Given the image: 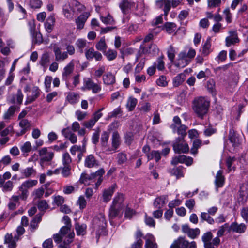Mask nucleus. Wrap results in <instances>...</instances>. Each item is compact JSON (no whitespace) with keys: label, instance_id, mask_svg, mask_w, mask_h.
<instances>
[{"label":"nucleus","instance_id":"f257e3e1","mask_svg":"<svg viewBox=\"0 0 248 248\" xmlns=\"http://www.w3.org/2000/svg\"><path fill=\"white\" fill-rule=\"evenodd\" d=\"M173 132L177 133L181 136L176 138L173 143V149L176 153H186L189 151L188 144L184 140L186 135L187 127L182 124L181 120L178 116H175L173 119V123L170 125Z\"/></svg>","mask_w":248,"mask_h":248},{"label":"nucleus","instance_id":"f03ea898","mask_svg":"<svg viewBox=\"0 0 248 248\" xmlns=\"http://www.w3.org/2000/svg\"><path fill=\"white\" fill-rule=\"evenodd\" d=\"M210 103L204 97H199L193 101V109L198 116L203 118L208 111Z\"/></svg>","mask_w":248,"mask_h":248},{"label":"nucleus","instance_id":"7ed1b4c3","mask_svg":"<svg viewBox=\"0 0 248 248\" xmlns=\"http://www.w3.org/2000/svg\"><path fill=\"white\" fill-rule=\"evenodd\" d=\"M196 55V51L193 48L190 47L188 51H181L178 55V59L174 64L177 67L183 68L188 65Z\"/></svg>","mask_w":248,"mask_h":248},{"label":"nucleus","instance_id":"20e7f679","mask_svg":"<svg viewBox=\"0 0 248 248\" xmlns=\"http://www.w3.org/2000/svg\"><path fill=\"white\" fill-rule=\"evenodd\" d=\"M93 227L96 230V237L98 238L104 230L106 226V220L103 215L100 214L93 219Z\"/></svg>","mask_w":248,"mask_h":248},{"label":"nucleus","instance_id":"39448f33","mask_svg":"<svg viewBox=\"0 0 248 248\" xmlns=\"http://www.w3.org/2000/svg\"><path fill=\"white\" fill-rule=\"evenodd\" d=\"M81 89L84 91L92 90L93 93H96L101 91V87L94 83L91 78H88L84 79V85Z\"/></svg>","mask_w":248,"mask_h":248},{"label":"nucleus","instance_id":"423d86ee","mask_svg":"<svg viewBox=\"0 0 248 248\" xmlns=\"http://www.w3.org/2000/svg\"><path fill=\"white\" fill-rule=\"evenodd\" d=\"M39 155L40 156V165L43 166L45 162H50L54 157V153L48 152L46 147L43 148L39 151Z\"/></svg>","mask_w":248,"mask_h":248},{"label":"nucleus","instance_id":"0eeeda50","mask_svg":"<svg viewBox=\"0 0 248 248\" xmlns=\"http://www.w3.org/2000/svg\"><path fill=\"white\" fill-rule=\"evenodd\" d=\"M184 233L187 234V236L191 239L196 238L200 233L199 228L191 229L187 225H184L182 227Z\"/></svg>","mask_w":248,"mask_h":248},{"label":"nucleus","instance_id":"6e6552de","mask_svg":"<svg viewBox=\"0 0 248 248\" xmlns=\"http://www.w3.org/2000/svg\"><path fill=\"white\" fill-rule=\"evenodd\" d=\"M85 54L86 59L89 60L94 58L98 61H101L103 58L102 54L98 51H95L93 47L86 50Z\"/></svg>","mask_w":248,"mask_h":248},{"label":"nucleus","instance_id":"1a4fd4ad","mask_svg":"<svg viewBox=\"0 0 248 248\" xmlns=\"http://www.w3.org/2000/svg\"><path fill=\"white\" fill-rule=\"evenodd\" d=\"M135 6V2L131 0H123L119 4V7L124 14L128 13Z\"/></svg>","mask_w":248,"mask_h":248},{"label":"nucleus","instance_id":"9d476101","mask_svg":"<svg viewBox=\"0 0 248 248\" xmlns=\"http://www.w3.org/2000/svg\"><path fill=\"white\" fill-rule=\"evenodd\" d=\"M189 242L184 238L180 237L174 241L170 248H188Z\"/></svg>","mask_w":248,"mask_h":248},{"label":"nucleus","instance_id":"9b49d317","mask_svg":"<svg viewBox=\"0 0 248 248\" xmlns=\"http://www.w3.org/2000/svg\"><path fill=\"white\" fill-rule=\"evenodd\" d=\"M84 165L86 167L91 168L98 166V161L93 155H87L85 159Z\"/></svg>","mask_w":248,"mask_h":248},{"label":"nucleus","instance_id":"f8f14e48","mask_svg":"<svg viewBox=\"0 0 248 248\" xmlns=\"http://www.w3.org/2000/svg\"><path fill=\"white\" fill-rule=\"evenodd\" d=\"M62 135L66 138L68 139L70 141L74 144L77 141V137L75 134L73 133L69 127L63 128L62 130Z\"/></svg>","mask_w":248,"mask_h":248},{"label":"nucleus","instance_id":"ddd939ff","mask_svg":"<svg viewBox=\"0 0 248 248\" xmlns=\"http://www.w3.org/2000/svg\"><path fill=\"white\" fill-rule=\"evenodd\" d=\"M229 33L230 35L227 37L225 39L226 45L227 46H229L232 44L238 42L239 41L236 31H230Z\"/></svg>","mask_w":248,"mask_h":248},{"label":"nucleus","instance_id":"4468645a","mask_svg":"<svg viewBox=\"0 0 248 248\" xmlns=\"http://www.w3.org/2000/svg\"><path fill=\"white\" fill-rule=\"evenodd\" d=\"M229 139L232 146L234 148L238 147L242 142V140L234 132L233 130H230Z\"/></svg>","mask_w":248,"mask_h":248},{"label":"nucleus","instance_id":"2eb2a0df","mask_svg":"<svg viewBox=\"0 0 248 248\" xmlns=\"http://www.w3.org/2000/svg\"><path fill=\"white\" fill-rule=\"evenodd\" d=\"M90 16V13L88 12H84L80 15L76 19V23L77 28L82 29L83 28L84 24Z\"/></svg>","mask_w":248,"mask_h":248},{"label":"nucleus","instance_id":"dca6fc26","mask_svg":"<svg viewBox=\"0 0 248 248\" xmlns=\"http://www.w3.org/2000/svg\"><path fill=\"white\" fill-rule=\"evenodd\" d=\"M53 51L56 61L62 62L68 58L67 52H62L58 47H55L53 49Z\"/></svg>","mask_w":248,"mask_h":248},{"label":"nucleus","instance_id":"f3484780","mask_svg":"<svg viewBox=\"0 0 248 248\" xmlns=\"http://www.w3.org/2000/svg\"><path fill=\"white\" fill-rule=\"evenodd\" d=\"M116 187V185L114 184L107 189L104 190L103 193V201L107 202L109 201L114 192Z\"/></svg>","mask_w":248,"mask_h":248},{"label":"nucleus","instance_id":"a211bd4d","mask_svg":"<svg viewBox=\"0 0 248 248\" xmlns=\"http://www.w3.org/2000/svg\"><path fill=\"white\" fill-rule=\"evenodd\" d=\"M103 83L106 85H111L115 83V77L111 72H107L102 77Z\"/></svg>","mask_w":248,"mask_h":248},{"label":"nucleus","instance_id":"6ab92c4d","mask_svg":"<svg viewBox=\"0 0 248 248\" xmlns=\"http://www.w3.org/2000/svg\"><path fill=\"white\" fill-rule=\"evenodd\" d=\"M40 95V90L37 86L33 87L32 89L31 95L28 96L26 100V104L32 103L36 100Z\"/></svg>","mask_w":248,"mask_h":248},{"label":"nucleus","instance_id":"aec40b11","mask_svg":"<svg viewBox=\"0 0 248 248\" xmlns=\"http://www.w3.org/2000/svg\"><path fill=\"white\" fill-rule=\"evenodd\" d=\"M213 238V234L211 232H208L204 233L202 236V241L204 243V248H213L211 244V240Z\"/></svg>","mask_w":248,"mask_h":248},{"label":"nucleus","instance_id":"412c9836","mask_svg":"<svg viewBox=\"0 0 248 248\" xmlns=\"http://www.w3.org/2000/svg\"><path fill=\"white\" fill-rule=\"evenodd\" d=\"M230 229L233 232L241 233L245 231L246 226L243 223L239 224L236 222H233L231 225Z\"/></svg>","mask_w":248,"mask_h":248},{"label":"nucleus","instance_id":"4be33fe9","mask_svg":"<svg viewBox=\"0 0 248 248\" xmlns=\"http://www.w3.org/2000/svg\"><path fill=\"white\" fill-rule=\"evenodd\" d=\"M224 180L225 178L222 174V171L221 170H219L216 174L215 180V184L217 189L218 187H221L223 186L224 183Z\"/></svg>","mask_w":248,"mask_h":248},{"label":"nucleus","instance_id":"5701e85b","mask_svg":"<svg viewBox=\"0 0 248 248\" xmlns=\"http://www.w3.org/2000/svg\"><path fill=\"white\" fill-rule=\"evenodd\" d=\"M112 149H109V151H115L119 146L120 144V137L119 134L117 132L113 133L112 138Z\"/></svg>","mask_w":248,"mask_h":248},{"label":"nucleus","instance_id":"b1692460","mask_svg":"<svg viewBox=\"0 0 248 248\" xmlns=\"http://www.w3.org/2000/svg\"><path fill=\"white\" fill-rule=\"evenodd\" d=\"M29 25L30 26V31L31 35L33 36L35 39V41L36 43H41L43 41L42 34L39 32H35V25L33 24H32L31 22L29 23Z\"/></svg>","mask_w":248,"mask_h":248},{"label":"nucleus","instance_id":"393cba45","mask_svg":"<svg viewBox=\"0 0 248 248\" xmlns=\"http://www.w3.org/2000/svg\"><path fill=\"white\" fill-rule=\"evenodd\" d=\"M145 248H157V245L155 243V238L152 234H148L146 236Z\"/></svg>","mask_w":248,"mask_h":248},{"label":"nucleus","instance_id":"a878e982","mask_svg":"<svg viewBox=\"0 0 248 248\" xmlns=\"http://www.w3.org/2000/svg\"><path fill=\"white\" fill-rule=\"evenodd\" d=\"M167 197L162 196L157 197L154 202V206L155 208L161 209L166 203Z\"/></svg>","mask_w":248,"mask_h":248},{"label":"nucleus","instance_id":"bb28decb","mask_svg":"<svg viewBox=\"0 0 248 248\" xmlns=\"http://www.w3.org/2000/svg\"><path fill=\"white\" fill-rule=\"evenodd\" d=\"M21 173L25 177L29 178L35 176L36 174V170L32 167H29L22 170Z\"/></svg>","mask_w":248,"mask_h":248},{"label":"nucleus","instance_id":"cd10ccee","mask_svg":"<svg viewBox=\"0 0 248 248\" xmlns=\"http://www.w3.org/2000/svg\"><path fill=\"white\" fill-rule=\"evenodd\" d=\"M177 26L173 22H166L162 26V29L165 30L168 34H171L176 29Z\"/></svg>","mask_w":248,"mask_h":248},{"label":"nucleus","instance_id":"c85d7f7f","mask_svg":"<svg viewBox=\"0 0 248 248\" xmlns=\"http://www.w3.org/2000/svg\"><path fill=\"white\" fill-rule=\"evenodd\" d=\"M4 243L8 244L9 248H16V241L15 238H13L11 234H6L5 236Z\"/></svg>","mask_w":248,"mask_h":248},{"label":"nucleus","instance_id":"c756f323","mask_svg":"<svg viewBox=\"0 0 248 248\" xmlns=\"http://www.w3.org/2000/svg\"><path fill=\"white\" fill-rule=\"evenodd\" d=\"M94 179V174H93V173L88 175L86 173H82L80 176L79 182L85 185H89L90 184L89 181Z\"/></svg>","mask_w":248,"mask_h":248},{"label":"nucleus","instance_id":"7c9ffc66","mask_svg":"<svg viewBox=\"0 0 248 248\" xmlns=\"http://www.w3.org/2000/svg\"><path fill=\"white\" fill-rule=\"evenodd\" d=\"M124 201V196L122 194H119L113 199L111 206L121 208L123 206V202Z\"/></svg>","mask_w":248,"mask_h":248},{"label":"nucleus","instance_id":"2f4dec72","mask_svg":"<svg viewBox=\"0 0 248 248\" xmlns=\"http://www.w3.org/2000/svg\"><path fill=\"white\" fill-rule=\"evenodd\" d=\"M209 214L206 212H202L200 215V219L202 222L206 221L210 224H213L215 222L214 219L211 217Z\"/></svg>","mask_w":248,"mask_h":248},{"label":"nucleus","instance_id":"473e14b6","mask_svg":"<svg viewBox=\"0 0 248 248\" xmlns=\"http://www.w3.org/2000/svg\"><path fill=\"white\" fill-rule=\"evenodd\" d=\"M74 10H72L69 4H65L63 7V13L67 18L72 19L73 17Z\"/></svg>","mask_w":248,"mask_h":248},{"label":"nucleus","instance_id":"72a5a7b5","mask_svg":"<svg viewBox=\"0 0 248 248\" xmlns=\"http://www.w3.org/2000/svg\"><path fill=\"white\" fill-rule=\"evenodd\" d=\"M87 226L85 224H80L77 223L75 224V229L78 235H84L86 232Z\"/></svg>","mask_w":248,"mask_h":248},{"label":"nucleus","instance_id":"f704fd0d","mask_svg":"<svg viewBox=\"0 0 248 248\" xmlns=\"http://www.w3.org/2000/svg\"><path fill=\"white\" fill-rule=\"evenodd\" d=\"M95 47L98 50L103 52H106L107 48V45L106 43L104 37L101 38L99 41L96 44Z\"/></svg>","mask_w":248,"mask_h":248},{"label":"nucleus","instance_id":"c9c22d12","mask_svg":"<svg viewBox=\"0 0 248 248\" xmlns=\"http://www.w3.org/2000/svg\"><path fill=\"white\" fill-rule=\"evenodd\" d=\"M170 172L171 175L175 176L177 179L184 177L183 167L182 166L173 168L170 171Z\"/></svg>","mask_w":248,"mask_h":248},{"label":"nucleus","instance_id":"e433bc0d","mask_svg":"<svg viewBox=\"0 0 248 248\" xmlns=\"http://www.w3.org/2000/svg\"><path fill=\"white\" fill-rule=\"evenodd\" d=\"M37 181L36 180H28L23 182L20 186L21 189H28L36 185Z\"/></svg>","mask_w":248,"mask_h":248},{"label":"nucleus","instance_id":"4c0bfd02","mask_svg":"<svg viewBox=\"0 0 248 248\" xmlns=\"http://www.w3.org/2000/svg\"><path fill=\"white\" fill-rule=\"evenodd\" d=\"M42 216L36 215L30 223V228L31 231L33 232L38 226V223L41 221Z\"/></svg>","mask_w":248,"mask_h":248},{"label":"nucleus","instance_id":"58836bf2","mask_svg":"<svg viewBox=\"0 0 248 248\" xmlns=\"http://www.w3.org/2000/svg\"><path fill=\"white\" fill-rule=\"evenodd\" d=\"M67 101L71 104L77 103L79 99V95L75 93H70L66 97Z\"/></svg>","mask_w":248,"mask_h":248},{"label":"nucleus","instance_id":"ea45409f","mask_svg":"<svg viewBox=\"0 0 248 248\" xmlns=\"http://www.w3.org/2000/svg\"><path fill=\"white\" fill-rule=\"evenodd\" d=\"M74 69V64L71 62L67 65L64 68V71L62 73V78L65 79L71 73H72Z\"/></svg>","mask_w":248,"mask_h":248},{"label":"nucleus","instance_id":"a19ab883","mask_svg":"<svg viewBox=\"0 0 248 248\" xmlns=\"http://www.w3.org/2000/svg\"><path fill=\"white\" fill-rule=\"evenodd\" d=\"M137 102L138 100L137 99L133 97H130L127 100L126 105L128 110L130 111H132L135 108Z\"/></svg>","mask_w":248,"mask_h":248},{"label":"nucleus","instance_id":"79ce46f5","mask_svg":"<svg viewBox=\"0 0 248 248\" xmlns=\"http://www.w3.org/2000/svg\"><path fill=\"white\" fill-rule=\"evenodd\" d=\"M100 18L101 21L105 24L113 25L115 23L113 17L109 13L106 16L100 15Z\"/></svg>","mask_w":248,"mask_h":248},{"label":"nucleus","instance_id":"37998d69","mask_svg":"<svg viewBox=\"0 0 248 248\" xmlns=\"http://www.w3.org/2000/svg\"><path fill=\"white\" fill-rule=\"evenodd\" d=\"M185 78V75L184 74H178L173 79V85L178 87L184 82Z\"/></svg>","mask_w":248,"mask_h":248},{"label":"nucleus","instance_id":"c03bdc74","mask_svg":"<svg viewBox=\"0 0 248 248\" xmlns=\"http://www.w3.org/2000/svg\"><path fill=\"white\" fill-rule=\"evenodd\" d=\"M120 208L111 206L109 212V217L111 220L117 217L120 212Z\"/></svg>","mask_w":248,"mask_h":248},{"label":"nucleus","instance_id":"a18cd8bd","mask_svg":"<svg viewBox=\"0 0 248 248\" xmlns=\"http://www.w3.org/2000/svg\"><path fill=\"white\" fill-rule=\"evenodd\" d=\"M211 44L210 38L207 39L202 47V53L205 55H208L211 52Z\"/></svg>","mask_w":248,"mask_h":248},{"label":"nucleus","instance_id":"49530a36","mask_svg":"<svg viewBox=\"0 0 248 248\" xmlns=\"http://www.w3.org/2000/svg\"><path fill=\"white\" fill-rule=\"evenodd\" d=\"M105 52L104 55L108 61H112L117 57V52L115 50L109 49Z\"/></svg>","mask_w":248,"mask_h":248},{"label":"nucleus","instance_id":"de8ad7c7","mask_svg":"<svg viewBox=\"0 0 248 248\" xmlns=\"http://www.w3.org/2000/svg\"><path fill=\"white\" fill-rule=\"evenodd\" d=\"M109 134L107 131H104L101 135V144L104 147H107L108 145V142L109 139Z\"/></svg>","mask_w":248,"mask_h":248},{"label":"nucleus","instance_id":"09e8293b","mask_svg":"<svg viewBox=\"0 0 248 248\" xmlns=\"http://www.w3.org/2000/svg\"><path fill=\"white\" fill-rule=\"evenodd\" d=\"M186 159V156L183 155H179L174 157L171 162V164L176 165L178 163H184L185 159Z\"/></svg>","mask_w":248,"mask_h":248},{"label":"nucleus","instance_id":"8fccbe9b","mask_svg":"<svg viewBox=\"0 0 248 248\" xmlns=\"http://www.w3.org/2000/svg\"><path fill=\"white\" fill-rule=\"evenodd\" d=\"M79 52L81 53H83V49L86 47L87 41L82 39H79L77 40L76 43Z\"/></svg>","mask_w":248,"mask_h":248},{"label":"nucleus","instance_id":"3c124183","mask_svg":"<svg viewBox=\"0 0 248 248\" xmlns=\"http://www.w3.org/2000/svg\"><path fill=\"white\" fill-rule=\"evenodd\" d=\"M62 168H61V173L63 177H68L71 175V166L63 165Z\"/></svg>","mask_w":248,"mask_h":248},{"label":"nucleus","instance_id":"603ef678","mask_svg":"<svg viewBox=\"0 0 248 248\" xmlns=\"http://www.w3.org/2000/svg\"><path fill=\"white\" fill-rule=\"evenodd\" d=\"M202 144V141L196 139L193 141V146L191 149V153L192 154L195 155L197 153L198 148L200 147Z\"/></svg>","mask_w":248,"mask_h":248},{"label":"nucleus","instance_id":"864d4df0","mask_svg":"<svg viewBox=\"0 0 248 248\" xmlns=\"http://www.w3.org/2000/svg\"><path fill=\"white\" fill-rule=\"evenodd\" d=\"M236 161V159L234 157H229L226 160V165L229 171H231L232 169H234V167L233 166L234 162Z\"/></svg>","mask_w":248,"mask_h":248},{"label":"nucleus","instance_id":"5fc2aeb1","mask_svg":"<svg viewBox=\"0 0 248 248\" xmlns=\"http://www.w3.org/2000/svg\"><path fill=\"white\" fill-rule=\"evenodd\" d=\"M167 55L169 59L171 62L174 61L175 56V50L173 47L170 45L169 46L167 50Z\"/></svg>","mask_w":248,"mask_h":248},{"label":"nucleus","instance_id":"6e6d98bb","mask_svg":"<svg viewBox=\"0 0 248 248\" xmlns=\"http://www.w3.org/2000/svg\"><path fill=\"white\" fill-rule=\"evenodd\" d=\"M49 62V58L48 54L44 53L42 54L41 59L39 61L40 64L43 67H45L47 66Z\"/></svg>","mask_w":248,"mask_h":248},{"label":"nucleus","instance_id":"4d7b16f0","mask_svg":"<svg viewBox=\"0 0 248 248\" xmlns=\"http://www.w3.org/2000/svg\"><path fill=\"white\" fill-rule=\"evenodd\" d=\"M72 5L75 6V9L73 10L74 12L77 10L78 13H81L85 9V7L82 4H80L79 2L77 0H74L72 3Z\"/></svg>","mask_w":248,"mask_h":248},{"label":"nucleus","instance_id":"13d9d810","mask_svg":"<svg viewBox=\"0 0 248 248\" xmlns=\"http://www.w3.org/2000/svg\"><path fill=\"white\" fill-rule=\"evenodd\" d=\"M62 161L63 165L71 166L72 159L68 153L63 154Z\"/></svg>","mask_w":248,"mask_h":248},{"label":"nucleus","instance_id":"bf43d9fd","mask_svg":"<svg viewBox=\"0 0 248 248\" xmlns=\"http://www.w3.org/2000/svg\"><path fill=\"white\" fill-rule=\"evenodd\" d=\"M16 110V107L15 106H11L8 110L4 114L3 119H9L12 116Z\"/></svg>","mask_w":248,"mask_h":248},{"label":"nucleus","instance_id":"052dcab7","mask_svg":"<svg viewBox=\"0 0 248 248\" xmlns=\"http://www.w3.org/2000/svg\"><path fill=\"white\" fill-rule=\"evenodd\" d=\"M163 11L164 13V16H167L168 15L169 11L170 10L171 4V0H165L164 2Z\"/></svg>","mask_w":248,"mask_h":248},{"label":"nucleus","instance_id":"680f3d73","mask_svg":"<svg viewBox=\"0 0 248 248\" xmlns=\"http://www.w3.org/2000/svg\"><path fill=\"white\" fill-rule=\"evenodd\" d=\"M42 5V2L40 0H31L30 1V6L31 8H40Z\"/></svg>","mask_w":248,"mask_h":248},{"label":"nucleus","instance_id":"e2e57ef3","mask_svg":"<svg viewBox=\"0 0 248 248\" xmlns=\"http://www.w3.org/2000/svg\"><path fill=\"white\" fill-rule=\"evenodd\" d=\"M13 182L9 180L5 183L4 185L2 187V190L4 192L11 191L13 189Z\"/></svg>","mask_w":248,"mask_h":248},{"label":"nucleus","instance_id":"0e129e2a","mask_svg":"<svg viewBox=\"0 0 248 248\" xmlns=\"http://www.w3.org/2000/svg\"><path fill=\"white\" fill-rule=\"evenodd\" d=\"M156 83L158 86L162 87H165L168 85L166 77L163 75L160 76L157 80Z\"/></svg>","mask_w":248,"mask_h":248},{"label":"nucleus","instance_id":"69168bd1","mask_svg":"<svg viewBox=\"0 0 248 248\" xmlns=\"http://www.w3.org/2000/svg\"><path fill=\"white\" fill-rule=\"evenodd\" d=\"M240 192L243 196L248 195V180L247 183L242 185L240 187Z\"/></svg>","mask_w":248,"mask_h":248},{"label":"nucleus","instance_id":"338daca9","mask_svg":"<svg viewBox=\"0 0 248 248\" xmlns=\"http://www.w3.org/2000/svg\"><path fill=\"white\" fill-rule=\"evenodd\" d=\"M77 204L79 206L80 209L85 208L87 204L86 201L83 196H80L77 201Z\"/></svg>","mask_w":248,"mask_h":248},{"label":"nucleus","instance_id":"774afa93","mask_svg":"<svg viewBox=\"0 0 248 248\" xmlns=\"http://www.w3.org/2000/svg\"><path fill=\"white\" fill-rule=\"evenodd\" d=\"M135 214V211L134 210H133L129 207L126 208L125 210V213H124V217L125 218L130 219L132 218L133 216H134Z\"/></svg>","mask_w":248,"mask_h":248}]
</instances>
